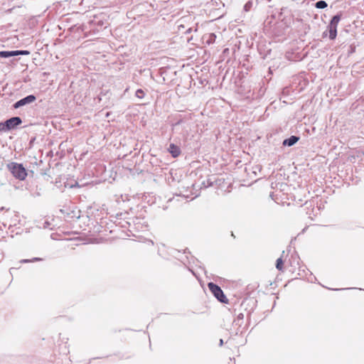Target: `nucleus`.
Returning a JSON list of instances; mask_svg holds the SVG:
<instances>
[{"label": "nucleus", "instance_id": "2", "mask_svg": "<svg viewBox=\"0 0 364 364\" xmlns=\"http://www.w3.org/2000/svg\"><path fill=\"white\" fill-rule=\"evenodd\" d=\"M208 287L209 288V290L218 301L225 304L228 303V300L225 296L223 291H222L220 287H218V285L215 284L213 282L208 283Z\"/></svg>", "mask_w": 364, "mask_h": 364}, {"label": "nucleus", "instance_id": "7", "mask_svg": "<svg viewBox=\"0 0 364 364\" xmlns=\"http://www.w3.org/2000/svg\"><path fill=\"white\" fill-rule=\"evenodd\" d=\"M168 151L170 152L171 156L174 158L178 156L181 154L180 148L173 144H170L169 148H168Z\"/></svg>", "mask_w": 364, "mask_h": 364}, {"label": "nucleus", "instance_id": "12", "mask_svg": "<svg viewBox=\"0 0 364 364\" xmlns=\"http://www.w3.org/2000/svg\"><path fill=\"white\" fill-rule=\"evenodd\" d=\"M276 267L278 270H283V260L282 257L277 259Z\"/></svg>", "mask_w": 364, "mask_h": 364}, {"label": "nucleus", "instance_id": "24", "mask_svg": "<svg viewBox=\"0 0 364 364\" xmlns=\"http://www.w3.org/2000/svg\"><path fill=\"white\" fill-rule=\"evenodd\" d=\"M269 1H270L271 0H268Z\"/></svg>", "mask_w": 364, "mask_h": 364}, {"label": "nucleus", "instance_id": "5", "mask_svg": "<svg viewBox=\"0 0 364 364\" xmlns=\"http://www.w3.org/2000/svg\"><path fill=\"white\" fill-rule=\"evenodd\" d=\"M216 38H217L216 35L213 33H206V34L203 35V41L207 45H211L215 42Z\"/></svg>", "mask_w": 364, "mask_h": 364}, {"label": "nucleus", "instance_id": "14", "mask_svg": "<svg viewBox=\"0 0 364 364\" xmlns=\"http://www.w3.org/2000/svg\"><path fill=\"white\" fill-rule=\"evenodd\" d=\"M135 96L139 99H143L145 96V92L141 89H138L135 92Z\"/></svg>", "mask_w": 364, "mask_h": 364}, {"label": "nucleus", "instance_id": "10", "mask_svg": "<svg viewBox=\"0 0 364 364\" xmlns=\"http://www.w3.org/2000/svg\"><path fill=\"white\" fill-rule=\"evenodd\" d=\"M10 57L16 56V55H27L30 54L28 50H12L10 51Z\"/></svg>", "mask_w": 364, "mask_h": 364}, {"label": "nucleus", "instance_id": "22", "mask_svg": "<svg viewBox=\"0 0 364 364\" xmlns=\"http://www.w3.org/2000/svg\"><path fill=\"white\" fill-rule=\"evenodd\" d=\"M128 225H129V227L132 225L130 222L128 223Z\"/></svg>", "mask_w": 364, "mask_h": 364}, {"label": "nucleus", "instance_id": "19", "mask_svg": "<svg viewBox=\"0 0 364 364\" xmlns=\"http://www.w3.org/2000/svg\"><path fill=\"white\" fill-rule=\"evenodd\" d=\"M243 318H244V315L242 314H238L235 321H240V320H242Z\"/></svg>", "mask_w": 364, "mask_h": 364}, {"label": "nucleus", "instance_id": "8", "mask_svg": "<svg viewBox=\"0 0 364 364\" xmlns=\"http://www.w3.org/2000/svg\"><path fill=\"white\" fill-rule=\"evenodd\" d=\"M299 138L298 136H291L289 138L286 139L284 140L283 145L284 146H291L294 144H295L299 141Z\"/></svg>", "mask_w": 364, "mask_h": 364}, {"label": "nucleus", "instance_id": "13", "mask_svg": "<svg viewBox=\"0 0 364 364\" xmlns=\"http://www.w3.org/2000/svg\"><path fill=\"white\" fill-rule=\"evenodd\" d=\"M327 6L328 5L325 1L321 0L316 3V7L317 9H325Z\"/></svg>", "mask_w": 364, "mask_h": 364}, {"label": "nucleus", "instance_id": "17", "mask_svg": "<svg viewBox=\"0 0 364 364\" xmlns=\"http://www.w3.org/2000/svg\"><path fill=\"white\" fill-rule=\"evenodd\" d=\"M10 51H0V58H10Z\"/></svg>", "mask_w": 364, "mask_h": 364}, {"label": "nucleus", "instance_id": "15", "mask_svg": "<svg viewBox=\"0 0 364 364\" xmlns=\"http://www.w3.org/2000/svg\"><path fill=\"white\" fill-rule=\"evenodd\" d=\"M252 7V1H248L244 6V11L247 12L251 9Z\"/></svg>", "mask_w": 364, "mask_h": 364}, {"label": "nucleus", "instance_id": "6", "mask_svg": "<svg viewBox=\"0 0 364 364\" xmlns=\"http://www.w3.org/2000/svg\"><path fill=\"white\" fill-rule=\"evenodd\" d=\"M132 223L134 228L137 230H143V229L147 226L145 225V222L143 218H136L135 220H132Z\"/></svg>", "mask_w": 364, "mask_h": 364}, {"label": "nucleus", "instance_id": "16", "mask_svg": "<svg viewBox=\"0 0 364 364\" xmlns=\"http://www.w3.org/2000/svg\"><path fill=\"white\" fill-rule=\"evenodd\" d=\"M41 259H42L39 258V257H33L31 259H21L20 261V262H21V263H28V262H36V261H41Z\"/></svg>", "mask_w": 364, "mask_h": 364}, {"label": "nucleus", "instance_id": "23", "mask_svg": "<svg viewBox=\"0 0 364 364\" xmlns=\"http://www.w3.org/2000/svg\"><path fill=\"white\" fill-rule=\"evenodd\" d=\"M0 185L1 186V185H3V183L0 182Z\"/></svg>", "mask_w": 364, "mask_h": 364}, {"label": "nucleus", "instance_id": "11", "mask_svg": "<svg viewBox=\"0 0 364 364\" xmlns=\"http://www.w3.org/2000/svg\"><path fill=\"white\" fill-rule=\"evenodd\" d=\"M341 17L338 15L334 16L330 23V25L337 27L338 22L340 21Z\"/></svg>", "mask_w": 364, "mask_h": 364}, {"label": "nucleus", "instance_id": "21", "mask_svg": "<svg viewBox=\"0 0 364 364\" xmlns=\"http://www.w3.org/2000/svg\"><path fill=\"white\" fill-rule=\"evenodd\" d=\"M77 186V183H75V186ZM71 187H74V186H72Z\"/></svg>", "mask_w": 364, "mask_h": 364}, {"label": "nucleus", "instance_id": "20", "mask_svg": "<svg viewBox=\"0 0 364 364\" xmlns=\"http://www.w3.org/2000/svg\"><path fill=\"white\" fill-rule=\"evenodd\" d=\"M223 344V339H220V346H222Z\"/></svg>", "mask_w": 364, "mask_h": 364}, {"label": "nucleus", "instance_id": "4", "mask_svg": "<svg viewBox=\"0 0 364 364\" xmlns=\"http://www.w3.org/2000/svg\"><path fill=\"white\" fill-rule=\"evenodd\" d=\"M21 122L22 120L19 117H14L6 121V127L10 130L21 124Z\"/></svg>", "mask_w": 364, "mask_h": 364}, {"label": "nucleus", "instance_id": "1", "mask_svg": "<svg viewBox=\"0 0 364 364\" xmlns=\"http://www.w3.org/2000/svg\"><path fill=\"white\" fill-rule=\"evenodd\" d=\"M7 167L16 178L21 181H23L26 178L27 172L22 164L16 162H11L7 165Z\"/></svg>", "mask_w": 364, "mask_h": 364}, {"label": "nucleus", "instance_id": "3", "mask_svg": "<svg viewBox=\"0 0 364 364\" xmlns=\"http://www.w3.org/2000/svg\"><path fill=\"white\" fill-rule=\"evenodd\" d=\"M36 100V97L33 95H28L27 97L17 101L14 105L15 109L19 108L28 104H31Z\"/></svg>", "mask_w": 364, "mask_h": 364}, {"label": "nucleus", "instance_id": "18", "mask_svg": "<svg viewBox=\"0 0 364 364\" xmlns=\"http://www.w3.org/2000/svg\"><path fill=\"white\" fill-rule=\"evenodd\" d=\"M9 131L7 127H6V122H0V132H7Z\"/></svg>", "mask_w": 364, "mask_h": 364}, {"label": "nucleus", "instance_id": "9", "mask_svg": "<svg viewBox=\"0 0 364 364\" xmlns=\"http://www.w3.org/2000/svg\"><path fill=\"white\" fill-rule=\"evenodd\" d=\"M337 36V27L334 26L329 25V38L331 40H333L336 38Z\"/></svg>", "mask_w": 364, "mask_h": 364}]
</instances>
